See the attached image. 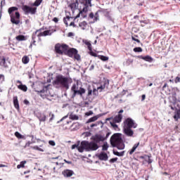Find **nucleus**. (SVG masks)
Wrapping results in <instances>:
<instances>
[{"label":"nucleus","mask_w":180,"mask_h":180,"mask_svg":"<svg viewBox=\"0 0 180 180\" xmlns=\"http://www.w3.org/2000/svg\"><path fill=\"white\" fill-rule=\"evenodd\" d=\"M91 141H83L81 142L80 146L78 147L79 153L86 151H96L100 147L101 141H104L105 138L101 134H96L91 138Z\"/></svg>","instance_id":"nucleus-1"},{"label":"nucleus","mask_w":180,"mask_h":180,"mask_svg":"<svg viewBox=\"0 0 180 180\" xmlns=\"http://www.w3.org/2000/svg\"><path fill=\"white\" fill-rule=\"evenodd\" d=\"M53 85H54L56 88L70 89V78L65 77L62 75H57L55 80L53 82Z\"/></svg>","instance_id":"nucleus-2"},{"label":"nucleus","mask_w":180,"mask_h":180,"mask_svg":"<svg viewBox=\"0 0 180 180\" xmlns=\"http://www.w3.org/2000/svg\"><path fill=\"white\" fill-rule=\"evenodd\" d=\"M110 144L118 150H124V143L122 139V134H114L110 138Z\"/></svg>","instance_id":"nucleus-3"},{"label":"nucleus","mask_w":180,"mask_h":180,"mask_svg":"<svg viewBox=\"0 0 180 180\" xmlns=\"http://www.w3.org/2000/svg\"><path fill=\"white\" fill-rule=\"evenodd\" d=\"M43 28L37 30L34 32H33L32 35V44L36 46V39L38 37V41H41V38L46 36H51V30H48L42 32Z\"/></svg>","instance_id":"nucleus-4"},{"label":"nucleus","mask_w":180,"mask_h":180,"mask_svg":"<svg viewBox=\"0 0 180 180\" xmlns=\"http://www.w3.org/2000/svg\"><path fill=\"white\" fill-rule=\"evenodd\" d=\"M15 11H18V7H11L8 8V14L11 18V23H13V25H19V23H20V13L17 11L13 14Z\"/></svg>","instance_id":"nucleus-5"},{"label":"nucleus","mask_w":180,"mask_h":180,"mask_svg":"<svg viewBox=\"0 0 180 180\" xmlns=\"http://www.w3.org/2000/svg\"><path fill=\"white\" fill-rule=\"evenodd\" d=\"M91 1L92 0H82L81 4L84 6V7L82 10L79 11V13L75 17H74V22H75V20L78 19L81 15L82 18H86V12H88V8L89 6H92L91 4Z\"/></svg>","instance_id":"nucleus-6"},{"label":"nucleus","mask_w":180,"mask_h":180,"mask_svg":"<svg viewBox=\"0 0 180 180\" xmlns=\"http://www.w3.org/2000/svg\"><path fill=\"white\" fill-rule=\"evenodd\" d=\"M65 56H68V57H70V58H75L77 61L81 60V55L78 53V50L75 48H68Z\"/></svg>","instance_id":"nucleus-7"},{"label":"nucleus","mask_w":180,"mask_h":180,"mask_svg":"<svg viewBox=\"0 0 180 180\" xmlns=\"http://www.w3.org/2000/svg\"><path fill=\"white\" fill-rule=\"evenodd\" d=\"M68 49V45L65 44H56L55 45V52L56 54H60V56H63V54L65 56Z\"/></svg>","instance_id":"nucleus-8"},{"label":"nucleus","mask_w":180,"mask_h":180,"mask_svg":"<svg viewBox=\"0 0 180 180\" xmlns=\"http://www.w3.org/2000/svg\"><path fill=\"white\" fill-rule=\"evenodd\" d=\"M71 91L73 92L72 94V98H75L76 95H79V96H82L86 92V90L84 89L83 87H80L78 90V84H72L71 87Z\"/></svg>","instance_id":"nucleus-9"},{"label":"nucleus","mask_w":180,"mask_h":180,"mask_svg":"<svg viewBox=\"0 0 180 180\" xmlns=\"http://www.w3.org/2000/svg\"><path fill=\"white\" fill-rule=\"evenodd\" d=\"M180 91L178 87H173L172 88V92L169 93L170 95V99H172V103H176V101H178V98H179V94Z\"/></svg>","instance_id":"nucleus-10"},{"label":"nucleus","mask_w":180,"mask_h":180,"mask_svg":"<svg viewBox=\"0 0 180 180\" xmlns=\"http://www.w3.org/2000/svg\"><path fill=\"white\" fill-rule=\"evenodd\" d=\"M22 11H23L25 15H29V13L31 15H36V13L37 12V8L30 7L27 5H23L22 6Z\"/></svg>","instance_id":"nucleus-11"},{"label":"nucleus","mask_w":180,"mask_h":180,"mask_svg":"<svg viewBox=\"0 0 180 180\" xmlns=\"http://www.w3.org/2000/svg\"><path fill=\"white\" fill-rule=\"evenodd\" d=\"M124 127L129 128V129H136L137 127V124L134 122V120L133 119L129 117L127 118L124 122Z\"/></svg>","instance_id":"nucleus-12"},{"label":"nucleus","mask_w":180,"mask_h":180,"mask_svg":"<svg viewBox=\"0 0 180 180\" xmlns=\"http://www.w3.org/2000/svg\"><path fill=\"white\" fill-rule=\"evenodd\" d=\"M123 112H124L123 109L120 110L118 112V115H116L114 118H112V121L115 122V123H120L123 120V115H122Z\"/></svg>","instance_id":"nucleus-13"},{"label":"nucleus","mask_w":180,"mask_h":180,"mask_svg":"<svg viewBox=\"0 0 180 180\" xmlns=\"http://www.w3.org/2000/svg\"><path fill=\"white\" fill-rule=\"evenodd\" d=\"M16 85L18 89H20V91H23V92H26L27 91V86L25 84H22L21 81L17 80Z\"/></svg>","instance_id":"nucleus-14"},{"label":"nucleus","mask_w":180,"mask_h":180,"mask_svg":"<svg viewBox=\"0 0 180 180\" xmlns=\"http://www.w3.org/2000/svg\"><path fill=\"white\" fill-rule=\"evenodd\" d=\"M124 133L127 137H133V134H134V131L131 129V128H127L124 127Z\"/></svg>","instance_id":"nucleus-15"},{"label":"nucleus","mask_w":180,"mask_h":180,"mask_svg":"<svg viewBox=\"0 0 180 180\" xmlns=\"http://www.w3.org/2000/svg\"><path fill=\"white\" fill-rule=\"evenodd\" d=\"M96 157H98L101 161H108V154L105 152H101L100 154L97 155Z\"/></svg>","instance_id":"nucleus-16"},{"label":"nucleus","mask_w":180,"mask_h":180,"mask_svg":"<svg viewBox=\"0 0 180 180\" xmlns=\"http://www.w3.org/2000/svg\"><path fill=\"white\" fill-rule=\"evenodd\" d=\"M78 0H76L75 2L70 3L69 4V8L72 10V12H74L77 8H78Z\"/></svg>","instance_id":"nucleus-17"},{"label":"nucleus","mask_w":180,"mask_h":180,"mask_svg":"<svg viewBox=\"0 0 180 180\" xmlns=\"http://www.w3.org/2000/svg\"><path fill=\"white\" fill-rule=\"evenodd\" d=\"M0 65L4 67V68H8V63H6V59L4 56L0 59Z\"/></svg>","instance_id":"nucleus-18"},{"label":"nucleus","mask_w":180,"mask_h":180,"mask_svg":"<svg viewBox=\"0 0 180 180\" xmlns=\"http://www.w3.org/2000/svg\"><path fill=\"white\" fill-rule=\"evenodd\" d=\"M63 175L67 177L72 176V175H74V172L72 170L66 169L63 172Z\"/></svg>","instance_id":"nucleus-19"},{"label":"nucleus","mask_w":180,"mask_h":180,"mask_svg":"<svg viewBox=\"0 0 180 180\" xmlns=\"http://www.w3.org/2000/svg\"><path fill=\"white\" fill-rule=\"evenodd\" d=\"M13 105L15 109H17V110H19L20 107H19V100H18V96L13 97Z\"/></svg>","instance_id":"nucleus-20"},{"label":"nucleus","mask_w":180,"mask_h":180,"mask_svg":"<svg viewBox=\"0 0 180 180\" xmlns=\"http://www.w3.org/2000/svg\"><path fill=\"white\" fill-rule=\"evenodd\" d=\"M140 146V142H138L137 143H135L132 148L129 150V155H132V154L137 150V147Z\"/></svg>","instance_id":"nucleus-21"},{"label":"nucleus","mask_w":180,"mask_h":180,"mask_svg":"<svg viewBox=\"0 0 180 180\" xmlns=\"http://www.w3.org/2000/svg\"><path fill=\"white\" fill-rule=\"evenodd\" d=\"M139 58H141V60H144L145 61H148V63H151L153 61V58L150 56H139Z\"/></svg>","instance_id":"nucleus-22"},{"label":"nucleus","mask_w":180,"mask_h":180,"mask_svg":"<svg viewBox=\"0 0 180 180\" xmlns=\"http://www.w3.org/2000/svg\"><path fill=\"white\" fill-rule=\"evenodd\" d=\"M79 26L82 30H85L86 27H88V22H86V21H82L79 24Z\"/></svg>","instance_id":"nucleus-23"},{"label":"nucleus","mask_w":180,"mask_h":180,"mask_svg":"<svg viewBox=\"0 0 180 180\" xmlns=\"http://www.w3.org/2000/svg\"><path fill=\"white\" fill-rule=\"evenodd\" d=\"M71 19H74V17L66 16V18H63V22L66 27H68V22H71Z\"/></svg>","instance_id":"nucleus-24"},{"label":"nucleus","mask_w":180,"mask_h":180,"mask_svg":"<svg viewBox=\"0 0 180 180\" xmlns=\"http://www.w3.org/2000/svg\"><path fill=\"white\" fill-rule=\"evenodd\" d=\"M29 61H30V58L27 56H24L22 58V64H29Z\"/></svg>","instance_id":"nucleus-25"},{"label":"nucleus","mask_w":180,"mask_h":180,"mask_svg":"<svg viewBox=\"0 0 180 180\" xmlns=\"http://www.w3.org/2000/svg\"><path fill=\"white\" fill-rule=\"evenodd\" d=\"M17 41H25L26 40V37L25 35H18L15 37Z\"/></svg>","instance_id":"nucleus-26"},{"label":"nucleus","mask_w":180,"mask_h":180,"mask_svg":"<svg viewBox=\"0 0 180 180\" xmlns=\"http://www.w3.org/2000/svg\"><path fill=\"white\" fill-rule=\"evenodd\" d=\"M14 136H15L17 139H22V140H26V138L25 137V136L20 134L19 131H15L14 134Z\"/></svg>","instance_id":"nucleus-27"},{"label":"nucleus","mask_w":180,"mask_h":180,"mask_svg":"<svg viewBox=\"0 0 180 180\" xmlns=\"http://www.w3.org/2000/svg\"><path fill=\"white\" fill-rule=\"evenodd\" d=\"M113 154L117 157H123L124 155V151L118 152L117 150H113Z\"/></svg>","instance_id":"nucleus-28"},{"label":"nucleus","mask_w":180,"mask_h":180,"mask_svg":"<svg viewBox=\"0 0 180 180\" xmlns=\"http://www.w3.org/2000/svg\"><path fill=\"white\" fill-rule=\"evenodd\" d=\"M69 119H70V120H78V119H79V117H78V115H77L71 113L70 115H69Z\"/></svg>","instance_id":"nucleus-29"},{"label":"nucleus","mask_w":180,"mask_h":180,"mask_svg":"<svg viewBox=\"0 0 180 180\" xmlns=\"http://www.w3.org/2000/svg\"><path fill=\"white\" fill-rule=\"evenodd\" d=\"M106 85H109V81L104 82L103 85L101 84V86L97 88V91H99V89H105V88H106Z\"/></svg>","instance_id":"nucleus-30"},{"label":"nucleus","mask_w":180,"mask_h":180,"mask_svg":"<svg viewBox=\"0 0 180 180\" xmlns=\"http://www.w3.org/2000/svg\"><path fill=\"white\" fill-rule=\"evenodd\" d=\"M38 119L40 122H46V115L44 114H40V115L38 117Z\"/></svg>","instance_id":"nucleus-31"},{"label":"nucleus","mask_w":180,"mask_h":180,"mask_svg":"<svg viewBox=\"0 0 180 180\" xmlns=\"http://www.w3.org/2000/svg\"><path fill=\"white\" fill-rule=\"evenodd\" d=\"M116 123L115 121H110V124H111L112 127L114 128V130H117L119 129V127L117 126V124H116Z\"/></svg>","instance_id":"nucleus-32"},{"label":"nucleus","mask_w":180,"mask_h":180,"mask_svg":"<svg viewBox=\"0 0 180 180\" xmlns=\"http://www.w3.org/2000/svg\"><path fill=\"white\" fill-rule=\"evenodd\" d=\"M26 160L20 162V165H17L18 169H20V168H25V164H26Z\"/></svg>","instance_id":"nucleus-33"},{"label":"nucleus","mask_w":180,"mask_h":180,"mask_svg":"<svg viewBox=\"0 0 180 180\" xmlns=\"http://www.w3.org/2000/svg\"><path fill=\"white\" fill-rule=\"evenodd\" d=\"M96 120H98V117L94 116V117L89 118L87 120L86 123H92V122H96Z\"/></svg>","instance_id":"nucleus-34"},{"label":"nucleus","mask_w":180,"mask_h":180,"mask_svg":"<svg viewBox=\"0 0 180 180\" xmlns=\"http://www.w3.org/2000/svg\"><path fill=\"white\" fill-rule=\"evenodd\" d=\"M43 2V0H36L33 4L32 6H40V4Z\"/></svg>","instance_id":"nucleus-35"},{"label":"nucleus","mask_w":180,"mask_h":180,"mask_svg":"<svg viewBox=\"0 0 180 180\" xmlns=\"http://www.w3.org/2000/svg\"><path fill=\"white\" fill-rule=\"evenodd\" d=\"M108 148H109V145L105 142L102 146V150L103 151H108Z\"/></svg>","instance_id":"nucleus-36"},{"label":"nucleus","mask_w":180,"mask_h":180,"mask_svg":"<svg viewBox=\"0 0 180 180\" xmlns=\"http://www.w3.org/2000/svg\"><path fill=\"white\" fill-rule=\"evenodd\" d=\"M139 37V35H136L134 34V36H131V39L134 41H136V43H141V41H139V39H136Z\"/></svg>","instance_id":"nucleus-37"},{"label":"nucleus","mask_w":180,"mask_h":180,"mask_svg":"<svg viewBox=\"0 0 180 180\" xmlns=\"http://www.w3.org/2000/svg\"><path fill=\"white\" fill-rule=\"evenodd\" d=\"M86 46H87L88 49L89 51H92V44L89 41H86L85 42Z\"/></svg>","instance_id":"nucleus-38"},{"label":"nucleus","mask_w":180,"mask_h":180,"mask_svg":"<svg viewBox=\"0 0 180 180\" xmlns=\"http://www.w3.org/2000/svg\"><path fill=\"white\" fill-rule=\"evenodd\" d=\"M134 51V53H141L143 52V49L141 47H135Z\"/></svg>","instance_id":"nucleus-39"},{"label":"nucleus","mask_w":180,"mask_h":180,"mask_svg":"<svg viewBox=\"0 0 180 180\" xmlns=\"http://www.w3.org/2000/svg\"><path fill=\"white\" fill-rule=\"evenodd\" d=\"M99 58L102 61H108V60H109V57L105 56H100Z\"/></svg>","instance_id":"nucleus-40"},{"label":"nucleus","mask_w":180,"mask_h":180,"mask_svg":"<svg viewBox=\"0 0 180 180\" xmlns=\"http://www.w3.org/2000/svg\"><path fill=\"white\" fill-rule=\"evenodd\" d=\"M174 119L178 120V119H180V114L179 112H177L174 115Z\"/></svg>","instance_id":"nucleus-41"},{"label":"nucleus","mask_w":180,"mask_h":180,"mask_svg":"<svg viewBox=\"0 0 180 180\" xmlns=\"http://www.w3.org/2000/svg\"><path fill=\"white\" fill-rule=\"evenodd\" d=\"M31 148L33 150H37V151H43V149L39 148L37 146H32Z\"/></svg>","instance_id":"nucleus-42"},{"label":"nucleus","mask_w":180,"mask_h":180,"mask_svg":"<svg viewBox=\"0 0 180 180\" xmlns=\"http://www.w3.org/2000/svg\"><path fill=\"white\" fill-rule=\"evenodd\" d=\"M30 144H32V142L29 141L28 142H27L24 146V148H26V147H30Z\"/></svg>","instance_id":"nucleus-43"},{"label":"nucleus","mask_w":180,"mask_h":180,"mask_svg":"<svg viewBox=\"0 0 180 180\" xmlns=\"http://www.w3.org/2000/svg\"><path fill=\"white\" fill-rule=\"evenodd\" d=\"M91 115H94V112L92 110H90L85 113L86 116H91Z\"/></svg>","instance_id":"nucleus-44"},{"label":"nucleus","mask_w":180,"mask_h":180,"mask_svg":"<svg viewBox=\"0 0 180 180\" xmlns=\"http://www.w3.org/2000/svg\"><path fill=\"white\" fill-rule=\"evenodd\" d=\"M146 157H148V155H144L143 156H138L137 158L138 160H144V158H146Z\"/></svg>","instance_id":"nucleus-45"},{"label":"nucleus","mask_w":180,"mask_h":180,"mask_svg":"<svg viewBox=\"0 0 180 180\" xmlns=\"http://www.w3.org/2000/svg\"><path fill=\"white\" fill-rule=\"evenodd\" d=\"M116 161H117V158H112L110 160V162H111L112 164L116 162Z\"/></svg>","instance_id":"nucleus-46"},{"label":"nucleus","mask_w":180,"mask_h":180,"mask_svg":"<svg viewBox=\"0 0 180 180\" xmlns=\"http://www.w3.org/2000/svg\"><path fill=\"white\" fill-rule=\"evenodd\" d=\"M69 26H72V27H77V25H75V22L74 21L70 22Z\"/></svg>","instance_id":"nucleus-47"},{"label":"nucleus","mask_w":180,"mask_h":180,"mask_svg":"<svg viewBox=\"0 0 180 180\" xmlns=\"http://www.w3.org/2000/svg\"><path fill=\"white\" fill-rule=\"evenodd\" d=\"M174 82H175V84H178V82H180V77H176L174 79Z\"/></svg>","instance_id":"nucleus-48"},{"label":"nucleus","mask_w":180,"mask_h":180,"mask_svg":"<svg viewBox=\"0 0 180 180\" xmlns=\"http://www.w3.org/2000/svg\"><path fill=\"white\" fill-rule=\"evenodd\" d=\"M49 116H51V118L49 119V122H51L53 119H54V114H52L51 112H50Z\"/></svg>","instance_id":"nucleus-49"},{"label":"nucleus","mask_w":180,"mask_h":180,"mask_svg":"<svg viewBox=\"0 0 180 180\" xmlns=\"http://www.w3.org/2000/svg\"><path fill=\"white\" fill-rule=\"evenodd\" d=\"M49 144H50V146H56V142L54 141H49Z\"/></svg>","instance_id":"nucleus-50"},{"label":"nucleus","mask_w":180,"mask_h":180,"mask_svg":"<svg viewBox=\"0 0 180 180\" xmlns=\"http://www.w3.org/2000/svg\"><path fill=\"white\" fill-rule=\"evenodd\" d=\"M91 95H92V89H88V96H91Z\"/></svg>","instance_id":"nucleus-51"},{"label":"nucleus","mask_w":180,"mask_h":180,"mask_svg":"<svg viewBox=\"0 0 180 180\" xmlns=\"http://www.w3.org/2000/svg\"><path fill=\"white\" fill-rule=\"evenodd\" d=\"M52 20L55 23H58V18L57 17L53 18Z\"/></svg>","instance_id":"nucleus-52"},{"label":"nucleus","mask_w":180,"mask_h":180,"mask_svg":"<svg viewBox=\"0 0 180 180\" xmlns=\"http://www.w3.org/2000/svg\"><path fill=\"white\" fill-rule=\"evenodd\" d=\"M78 147H79V146H78V145L74 144L72 146V150H75V148H77V150H78Z\"/></svg>","instance_id":"nucleus-53"},{"label":"nucleus","mask_w":180,"mask_h":180,"mask_svg":"<svg viewBox=\"0 0 180 180\" xmlns=\"http://www.w3.org/2000/svg\"><path fill=\"white\" fill-rule=\"evenodd\" d=\"M165 88H168V84L165 83V84L162 86V91H165Z\"/></svg>","instance_id":"nucleus-54"},{"label":"nucleus","mask_w":180,"mask_h":180,"mask_svg":"<svg viewBox=\"0 0 180 180\" xmlns=\"http://www.w3.org/2000/svg\"><path fill=\"white\" fill-rule=\"evenodd\" d=\"M1 79V81H5V76H4V75H0V80Z\"/></svg>","instance_id":"nucleus-55"},{"label":"nucleus","mask_w":180,"mask_h":180,"mask_svg":"<svg viewBox=\"0 0 180 180\" xmlns=\"http://www.w3.org/2000/svg\"><path fill=\"white\" fill-rule=\"evenodd\" d=\"M146 100V94H143L142 96H141V101L143 102V101H144Z\"/></svg>","instance_id":"nucleus-56"},{"label":"nucleus","mask_w":180,"mask_h":180,"mask_svg":"<svg viewBox=\"0 0 180 180\" xmlns=\"http://www.w3.org/2000/svg\"><path fill=\"white\" fill-rule=\"evenodd\" d=\"M147 157H148V164H151V162H153V160L150 158V156H149V155H148Z\"/></svg>","instance_id":"nucleus-57"},{"label":"nucleus","mask_w":180,"mask_h":180,"mask_svg":"<svg viewBox=\"0 0 180 180\" xmlns=\"http://www.w3.org/2000/svg\"><path fill=\"white\" fill-rule=\"evenodd\" d=\"M89 16L91 19H94L95 15H94V13H91Z\"/></svg>","instance_id":"nucleus-58"},{"label":"nucleus","mask_w":180,"mask_h":180,"mask_svg":"<svg viewBox=\"0 0 180 180\" xmlns=\"http://www.w3.org/2000/svg\"><path fill=\"white\" fill-rule=\"evenodd\" d=\"M94 68H95V65H91L90 66V68H89V70H90V71H92V70H94Z\"/></svg>","instance_id":"nucleus-59"},{"label":"nucleus","mask_w":180,"mask_h":180,"mask_svg":"<svg viewBox=\"0 0 180 180\" xmlns=\"http://www.w3.org/2000/svg\"><path fill=\"white\" fill-rule=\"evenodd\" d=\"M68 37H72V36H74V33H72V32H69V33L68 34Z\"/></svg>","instance_id":"nucleus-60"},{"label":"nucleus","mask_w":180,"mask_h":180,"mask_svg":"<svg viewBox=\"0 0 180 180\" xmlns=\"http://www.w3.org/2000/svg\"><path fill=\"white\" fill-rule=\"evenodd\" d=\"M93 94L94 95H96V94H98V90H96V89H94Z\"/></svg>","instance_id":"nucleus-61"},{"label":"nucleus","mask_w":180,"mask_h":180,"mask_svg":"<svg viewBox=\"0 0 180 180\" xmlns=\"http://www.w3.org/2000/svg\"><path fill=\"white\" fill-rule=\"evenodd\" d=\"M5 5V0L1 1V8H2Z\"/></svg>","instance_id":"nucleus-62"},{"label":"nucleus","mask_w":180,"mask_h":180,"mask_svg":"<svg viewBox=\"0 0 180 180\" xmlns=\"http://www.w3.org/2000/svg\"><path fill=\"white\" fill-rule=\"evenodd\" d=\"M37 92H39V94H44L45 91L44 89H43L42 90L37 91Z\"/></svg>","instance_id":"nucleus-63"},{"label":"nucleus","mask_w":180,"mask_h":180,"mask_svg":"<svg viewBox=\"0 0 180 180\" xmlns=\"http://www.w3.org/2000/svg\"><path fill=\"white\" fill-rule=\"evenodd\" d=\"M64 161L66 164H72V162L71 161H68L67 160H64Z\"/></svg>","instance_id":"nucleus-64"}]
</instances>
